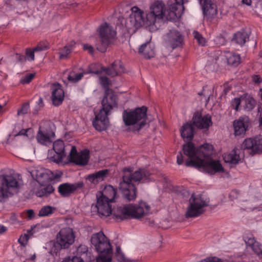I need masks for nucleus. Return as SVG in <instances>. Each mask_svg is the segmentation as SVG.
<instances>
[{
    "label": "nucleus",
    "mask_w": 262,
    "mask_h": 262,
    "mask_svg": "<svg viewBox=\"0 0 262 262\" xmlns=\"http://www.w3.org/2000/svg\"><path fill=\"white\" fill-rule=\"evenodd\" d=\"M111 202L108 200L97 196V204L95 207L98 214L101 217H107L113 214L115 219L124 220L128 218L139 219L141 218L150 210V206L146 202L141 201L138 205L128 204L123 207H118L112 209Z\"/></svg>",
    "instance_id": "1"
},
{
    "label": "nucleus",
    "mask_w": 262,
    "mask_h": 262,
    "mask_svg": "<svg viewBox=\"0 0 262 262\" xmlns=\"http://www.w3.org/2000/svg\"><path fill=\"white\" fill-rule=\"evenodd\" d=\"M123 172L124 174L119 183L118 189L124 199L128 201H134L137 194L136 184L148 179L150 173L144 168H140L133 172L131 168H124Z\"/></svg>",
    "instance_id": "2"
},
{
    "label": "nucleus",
    "mask_w": 262,
    "mask_h": 262,
    "mask_svg": "<svg viewBox=\"0 0 262 262\" xmlns=\"http://www.w3.org/2000/svg\"><path fill=\"white\" fill-rule=\"evenodd\" d=\"M102 108L98 113L95 114V118L93 125L96 130L102 131L105 130L109 124L107 116L111 114V110L117 107V95L112 89L105 91L103 98L101 101Z\"/></svg>",
    "instance_id": "3"
},
{
    "label": "nucleus",
    "mask_w": 262,
    "mask_h": 262,
    "mask_svg": "<svg viewBox=\"0 0 262 262\" xmlns=\"http://www.w3.org/2000/svg\"><path fill=\"white\" fill-rule=\"evenodd\" d=\"M91 243L99 253L96 258V262H111L113 249L110 240L102 232L93 234L91 237Z\"/></svg>",
    "instance_id": "4"
},
{
    "label": "nucleus",
    "mask_w": 262,
    "mask_h": 262,
    "mask_svg": "<svg viewBox=\"0 0 262 262\" xmlns=\"http://www.w3.org/2000/svg\"><path fill=\"white\" fill-rule=\"evenodd\" d=\"M147 108L143 106L134 110H124L122 114L123 122L126 126H133V132L139 131L146 124Z\"/></svg>",
    "instance_id": "5"
},
{
    "label": "nucleus",
    "mask_w": 262,
    "mask_h": 262,
    "mask_svg": "<svg viewBox=\"0 0 262 262\" xmlns=\"http://www.w3.org/2000/svg\"><path fill=\"white\" fill-rule=\"evenodd\" d=\"M19 189L20 184L13 174L0 175V202H6L9 198L17 193Z\"/></svg>",
    "instance_id": "6"
},
{
    "label": "nucleus",
    "mask_w": 262,
    "mask_h": 262,
    "mask_svg": "<svg viewBox=\"0 0 262 262\" xmlns=\"http://www.w3.org/2000/svg\"><path fill=\"white\" fill-rule=\"evenodd\" d=\"M98 31L99 39H97L95 43V47L98 51L104 53L111 44L116 32L113 30L112 27L106 23L100 25Z\"/></svg>",
    "instance_id": "7"
},
{
    "label": "nucleus",
    "mask_w": 262,
    "mask_h": 262,
    "mask_svg": "<svg viewBox=\"0 0 262 262\" xmlns=\"http://www.w3.org/2000/svg\"><path fill=\"white\" fill-rule=\"evenodd\" d=\"M75 241V235L70 228L62 229L57 235V242L54 243L51 251L57 253L62 249H68Z\"/></svg>",
    "instance_id": "8"
},
{
    "label": "nucleus",
    "mask_w": 262,
    "mask_h": 262,
    "mask_svg": "<svg viewBox=\"0 0 262 262\" xmlns=\"http://www.w3.org/2000/svg\"><path fill=\"white\" fill-rule=\"evenodd\" d=\"M185 165L187 167H192L196 168H203V171L208 174H213L215 172H222L224 168L220 161L211 160L205 162L203 159H199L198 161L193 160H187Z\"/></svg>",
    "instance_id": "9"
},
{
    "label": "nucleus",
    "mask_w": 262,
    "mask_h": 262,
    "mask_svg": "<svg viewBox=\"0 0 262 262\" xmlns=\"http://www.w3.org/2000/svg\"><path fill=\"white\" fill-rule=\"evenodd\" d=\"M55 134L48 122L42 123L36 136L37 141L40 144L48 146L53 142Z\"/></svg>",
    "instance_id": "10"
},
{
    "label": "nucleus",
    "mask_w": 262,
    "mask_h": 262,
    "mask_svg": "<svg viewBox=\"0 0 262 262\" xmlns=\"http://www.w3.org/2000/svg\"><path fill=\"white\" fill-rule=\"evenodd\" d=\"M189 202V205L185 213L186 218L199 216L204 212L203 208L206 206L204 201L195 197L194 194H192Z\"/></svg>",
    "instance_id": "11"
},
{
    "label": "nucleus",
    "mask_w": 262,
    "mask_h": 262,
    "mask_svg": "<svg viewBox=\"0 0 262 262\" xmlns=\"http://www.w3.org/2000/svg\"><path fill=\"white\" fill-rule=\"evenodd\" d=\"M202 6L204 18L211 21L214 19L217 14V8L216 4L211 0H199Z\"/></svg>",
    "instance_id": "12"
},
{
    "label": "nucleus",
    "mask_w": 262,
    "mask_h": 262,
    "mask_svg": "<svg viewBox=\"0 0 262 262\" xmlns=\"http://www.w3.org/2000/svg\"><path fill=\"white\" fill-rule=\"evenodd\" d=\"M243 149L251 150V154L255 155L262 152V138L255 137L247 138L242 144Z\"/></svg>",
    "instance_id": "13"
},
{
    "label": "nucleus",
    "mask_w": 262,
    "mask_h": 262,
    "mask_svg": "<svg viewBox=\"0 0 262 262\" xmlns=\"http://www.w3.org/2000/svg\"><path fill=\"white\" fill-rule=\"evenodd\" d=\"M192 122L193 126L200 129L208 130L212 125L211 116L206 115L203 116L199 112L194 114Z\"/></svg>",
    "instance_id": "14"
},
{
    "label": "nucleus",
    "mask_w": 262,
    "mask_h": 262,
    "mask_svg": "<svg viewBox=\"0 0 262 262\" xmlns=\"http://www.w3.org/2000/svg\"><path fill=\"white\" fill-rule=\"evenodd\" d=\"M165 41L172 49L183 47L184 39L182 35L177 30H170L167 34Z\"/></svg>",
    "instance_id": "15"
},
{
    "label": "nucleus",
    "mask_w": 262,
    "mask_h": 262,
    "mask_svg": "<svg viewBox=\"0 0 262 262\" xmlns=\"http://www.w3.org/2000/svg\"><path fill=\"white\" fill-rule=\"evenodd\" d=\"M235 136H244L250 125V120L248 117L243 116L233 122Z\"/></svg>",
    "instance_id": "16"
},
{
    "label": "nucleus",
    "mask_w": 262,
    "mask_h": 262,
    "mask_svg": "<svg viewBox=\"0 0 262 262\" xmlns=\"http://www.w3.org/2000/svg\"><path fill=\"white\" fill-rule=\"evenodd\" d=\"M130 15V21L136 29H138L145 25L144 15L138 7H134Z\"/></svg>",
    "instance_id": "17"
},
{
    "label": "nucleus",
    "mask_w": 262,
    "mask_h": 262,
    "mask_svg": "<svg viewBox=\"0 0 262 262\" xmlns=\"http://www.w3.org/2000/svg\"><path fill=\"white\" fill-rule=\"evenodd\" d=\"M83 186L82 182H79L75 184L63 183L60 185L58 190L60 194L63 197H68L74 193L77 189L81 188Z\"/></svg>",
    "instance_id": "18"
},
{
    "label": "nucleus",
    "mask_w": 262,
    "mask_h": 262,
    "mask_svg": "<svg viewBox=\"0 0 262 262\" xmlns=\"http://www.w3.org/2000/svg\"><path fill=\"white\" fill-rule=\"evenodd\" d=\"M52 96L51 100L54 106L60 105L64 99V93L61 86L58 83H54L51 86Z\"/></svg>",
    "instance_id": "19"
},
{
    "label": "nucleus",
    "mask_w": 262,
    "mask_h": 262,
    "mask_svg": "<svg viewBox=\"0 0 262 262\" xmlns=\"http://www.w3.org/2000/svg\"><path fill=\"white\" fill-rule=\"evenodd\" d=\"M105 73L112 77H114L124 72V68L120 60H115L107 68L102 69Z\"/></svg>",
    "instance_id": "20"
},
{
    "label": "nucleus",
    "mask_w": 262,
    "mask_h": 262,
    "mask_svg": "<svg viewBox=\"0 0 262 262\" xmlns=\"http://www.w3.org/2000/svg\"><path fill=\"white\" fill-rule=\"evenodd\" d=\"M244 239L247 246L250 247L257 255L262 257V245L256 242L252 235L245 236Z\"/></svg>",
    "instance_id": "21"
},
{
    "label": "nucleus",
    "mask_w": 262,
    "mask_h": 262,
    "mask_svg": "<svg viewBox=\"0 0 262 262\" xmlns=\"http://www.w3.org/2000/svg\"><path fill=\"white\" fill-rule=\"evenodd\" d=\"M109 170L108 169H103L94 173L89 174L86 180L89 181L91 183L97 184L100 182L103 181L108 177Z\"/></svg>",
    "instance_id": "22"
},
{
    "label": "nucleus",
    "mask_w": 262,
    "mask_h": 262,
    "mask_svg": "<svg viewBox=\"0 0 262 262\" xmlns=\"http://www.w3.org/2000/svg\"><path fill=\"white\" fill-rule=\"evenodd\" d=\"M117 194V190L112 185L106 186L101 192L97 195V197L114 202Z\"/></svg>",
    "instance_id": "23"
},
{
    "label": "nucleus",
    "mask_w": 262,
    "mask_h": 262,
    "mask_svg": "<svg viewBox=\"0 0 262 262\" xmlns=\"http://www.w3.org/2000/svg\"><path fill=\"white\" fill-rule=\"evenodd\" d=\"M36 177V181L41 185H45L53 180L52 172L45 169L37 170Z\"/></svg>",
    "instance_id": "24"
},
{
    "label": "nucleus",
    "mask_w": 262,
    "mask_h": 262,
    "mask_svg": "<svg viewBox=\"0 0 262 262\" xmlns=\"http://www.w3.org/2000/svg\"><path fill=\"white\" fill-rule=\"evenodd\" d=\"M213 146L209 143H205L196 149V159H203L209 158L212 154Z\"/></svg>",
    "instance_id": "25"
},
{
    "label": "nucleus",
    "mask_w": 262,
    "mask_h": 262,
    "mask_svg": "<svg viewBox=\"0 0 262 262\" xmlns=\"http://www.w3.org/2000/svg\"><path fill=\"white\" fill-rule=\"evenodd\" d=\"M194 133L192 123L184 124L181 129V136L185 141H191L193 138Z\"/></svg>",
    "instance_id": "26"
},
{
    "label": "nucleus",
    "mask_w": 262,
    "mask_h": 262,
    "mask_svg": "<svg viewBox=\"0 0 262 262\" xmlns=\"http://www.w3.org/2000/svg\"><path fill=\"white\" fill-rule=\"evenodd\" d=\"M89 154V150H83L70 161L78 165L85 166L88 163L90 158Z\"/></svg>",
    "instance_id": "27"
},
{
    "label": "nucleus",
    "mask_w": 262,
    "mask_h": 262,
    "mask_svg": "<svg viewBox=\"0 0 262 262\" xmlns=\"http://www.w3.org/2000/svg\"><path fill=\"white\" fill-rule=\"evenodd\" d=\"M188 143L184 144L183 146V151L185 155L190 158L189 160H193L198 161L199 159H196V149L191 141H187Z\"/></svg>",
    "instance_id": "28"
},
{
    "label": "nucleus",
    "mask_w": 262,
    "mask_h": 262,
    "mask_svg": "<svg viewBox=\"0 0 262 262\" xmlns=\"http://www.w3.org/2000/svg\"><path fill=\"white\" fill-rule=\"evenodd\" d=\"M164 4L159 1L155 2L150 6V11L156 14V16L158 17V19H161L163 18L164 14Z\"/></svg>",
    "instance_id": "29"
},
{
    "label": "nucleus",
    "mask_w": 262,
    "mask_h": 262,
    "mask_svg": "<svg viewBox=\"0 0 262 262\" xmlns=\"http://www.w3.org/2000/svg\"><path fill=\"white\" fill-rule=\"evenodd\" d=\"M250 32L242 30L234 34L233 39L241 46L244 45L249 40Z\"/></svg>",
    "instance_id": "30"
},
{
    "label": "nucleus",
    "mask_w": 262,
    "mask_h": 262,
    "mask_svg": "<svg viewBox=\"0 0 262 262\" xmlns=\"http://www.w3.org/2000/svg\"><path fill=\"white\" fill-rule=\"evenodd\" d=\"M139 52L143 54L145 58L149 59L155 56L154 50L151 47L150 42H146L142 45L139 49Z\"/></svg>",
    "instance_id": "31"
},
{
    "label": "nucleus",
    "mask_w": 262,
    "mask_h": 262,
    "mask_svg": "<svg viewBox=\"0 0 262 262\" xmlns=\"http://www.w3.org/2000/svg\"><path fill=\"white\" fill-rule=\"evenodd\" d=\"M227 62L229 66L236 67L241 62V55L234 53H228L226 56Z\"/></svg>",
    "instance_id": "32"
},
{
    "label": "nucleus",
    "mask_w": 262,
    "mask_h": 262,
    "mask_svg": "<svg viewBox=\"0 0 262 262\" xmlns=\"http://www.w3.org/2000/svg\"><path fill=\"white\" fill-rule=\"evenodd\" d=\"M55 189L51 185H48L46 187L40 188L36 192L37 196L39 198L48 197L53 193Z\"/></svg>",
    "instance_id": "33"
},
{
    "label": "nucleus",
    "mask_w": 262,
    "mask_h": 262,
    "mask_svg": "<svg viewBox=\"0 0 262 262\" xmlns=\"http://www.w3.org/2000/svg\"><path fill=\"white\" fill-rule=\"evenodd\" d=\"M225 162L232 164L238 163L240 158L239 155L237 154L235 150H233L230 153L225 154L224 157Z\"/></svg>",
    "instance_id": "34"
},
{
    "label": "nucleus",
    "mask_w": 262,
    "mask_h": 262,
    "mask_svg": "<svg viewBox=\"0 0 262 262\" xmlns=\"http://www.w3.org/2000/svg\"><path fill=\"white\" fill-rule=\"evenodd\" d=\"M53 148L56 154L66 155L64 152V144L62 140H58L54 142Z\"/></svg>",
    "instance_id": "35"
},
{
    "label": "nucleus",
    "mask_w": 262,
    "mask_h": 262,
    "mask_svg": "<svg viewBox=\"0 0 262 262\" xmlns=\"http://www.w3.org/2000/svg\"><path fill=\"white\" fill-rule=\"evenodd\" d=\"M187 2L188 0H175V4L171 6L172 11L171 12V13L173 14L174 16H177L176 11L179 9L181 10H183V4Z\"/></svg>",
    "instance_id": "36"
},
{
    "label": "nucleus",
    "mask_w": 262,
    "mask_h": 262,
    "mask_svg": "<svg viewBox=\"0 0 262 262\" xmlns=\"http://www.w3.org/2000/svg\"><path fill=\"white\" fill-rule=\"evenodd\" d=\"M158 19V17L156 16L155 13L150 11L149 13L146 14V18H145V25L146 26H150L154 25L156 20Z\"/></svg>",
    "instance_id": "37"
},
{
    "label": "nucleus",
    "mask_w": 262,
    "mask_h": 262,
    "mask_svg": "<svg viewBox=\"0 0 262 262\" xmlns=\"http://www.w3.org/2000/svg\"><path fill=\"white\" fill-rule=\"evenodd\" d=\"M256 102L255 100L250 97L245 100V109L247 111H250L253 109L255 106Z\"/></svg>",
    "instance_id": "38"
},
{
    "label": "nucleus",
    "mask_w": 262,
    "mask_h": 262,
    "mask_svg": "<svg viewBox=\"0 0 262 262\" xmlns=\"http://www.w3.org/2000/svg\"><path fill=\"white\" fill-rule=\"evenodd\" d=\"M54 208L50 206L43 207L39 211V216H47L53 213Z\"/></svg>",
    "instance_id": "39"
},
{
    "label": "nucleus",
    "mask_w": 262,
    "mask_h": 262,
    "mask_svg": "<svg viewBox=\"0 0 262 262\" xmlns=\"http://www.w3.org/2000/svg\"><path fill=\"white\" fill-rule=\"evenodd\" d=\"M83 76V74L75 73L74 72H71L68 77V79L69 81L75 83L80 80Z\"/></svg>",
    "instance_id": "40"
},
{
    "label": "nucleus",
    "mask_w": 262,
    "mask_h": 262,
    "mask_svg": "<svg viewBox=\"0 0 262 262\" xmlns=\"http://www.w3.org/2000/svg\"><path fill=\"white\" fill-rule=\"evenodd\" d=\"M194 38L197 40L199 44L202 46L205 45L206 40L198 31H194L193 32Z\"/></svg>",
    "instance_id": "41"
},
{
    "label": "nucleus",
    "mask_w": 262,
    "mask_h": 262,
    "mask_svg": "<svg viewBox=\"0 0 262 262\" xmlns=\"http://www.w3.org/2000/svg\"><path fill=\"white\" fill-rule=\"evenodd\" d=\"M66 155H61L60 154H56L50 157H48V160L51 162H55L56 163H59L61 162L62 159L65 157Z\"/></svg>",
    "instance_id": "42"
},
{
    "label": "nucleus",
    "mask_w": 262,
    "mask_h": 262,
    "mask_svg": "<svg viewBox=\"0 0 262 262\" xmlns=\"http://www.w3.org/2000/svg\"><path fill=\"white\" fill-rule=\"evenodd\" d=\"M71 52V49L70 47L65 46L62 48L59 52V58L60 59H66L68 57V55Z\"/></svg>",
    "instance_id": "43"
},
{
    "label": "nucleus",
    "mask_w": 262,
    "mask_h": 262,
    "mask_svg": "<svg viewBox=\"0 0 262 262\" xmlns=\"http://www.w3.org/2000/svg\"><path fill=\"white\" fill-rule=\"evenodd\" d=\"M29 107V102L24 103L22 105L21 108L17 110V116L24 115L28 113Z\"/></svg>",
    "instance_id": "44"
},
{
    "label": "nucleus",
    "mask_w": 262,
    "mask_h": 262,
    "mask_svg": "<svg viewBox=\"0 0 262 262\" xmlns=\"http://www.w3.org/2000/svg\"><path fill=\"white\" fill-rule=\"evenodd\" d=\"M100 84L106 90L110 89L109 86L111 84V81L106 76H100Z\"/></svg>",
    "instance_id": "45"
},
{
    "label": "nucleus",
    "mask_w": 262,
    "mask_h": 262,
    "mask_svg": "<svg viewBox=\"0 0 262 262\" xmlns=\"http://www.w3.org/2000/svg\"><path fill=\"white\" fill-rule=\"evenodd\" d=\"M34 49V51H41L48 49V46L47 42L40 41L37 45V46Z\"/></svg>",
    "instance_id": "46"
},
{
    "label": "nucleus",
    "mask_w": 262,
    "mask_h": 262,
    "mask_svg": "<svg viewBox=\"0 0 262 262\" xmlns=\"http://www.w3.org/2000/svg\"><path fill=\"white\" fill-rule=\"evenodd\" d=\"M28 133L30 134H32L33 130L31 128H28L27 129H22L19 132L17 133L14 135L15 136H21V135H25L26 136H29Z\"/></svg>",
    "instance_id": "47"
},
{
    "label": "nucleus",
    "mask_w": 262,
    "mask_h": 262,
    "mask_svg": "<svg viewBox=\"0 0 262 262\" xmlns=\"http://www.w3.org/2000/svg\"><path fill=\"white\" fill-rule=\"evenodd\" d=\"M34 49L32 50H31L29 49H27L26 50V58L28 59V60L33 61L34 60Z\"/></svg>",
    "instance_id": "48"
},
{
    "label": "nucleus",
    "mask_w": 262,
    "mask_h": 262,
    "mask_svg": "<svg viewBox=\"0 0 262 262\" xmlns=\"http://www.w3.org/2000/svg\"><path fill=\"white\" fill-rule=\"evenodd\" d=\"M34 77V74H28L26 75V76L21 80V83H22L23 84L29 83L31 81Z\"/></svg>",
    "instance_id": "49"
},
{
    "label": "nucleus",
    "mask_w": 262,
    "mask_h": 262,
    "mask_svg": "<svg viewBox=\"0 0 262 262\" xmlns=\"http://www.w3.org/2000/svg\"><path fill=\"white\" fill-rule=\"evenodd\" d=\"M198 262H223L222 260L216 257H209Z\"/></svg>",
    "instance_id": "50"
},
{
    "label": "nucleus",
    "mask_w": 262,
    "mask_h": 262,
    "mask_svg": "<svg viewBox=\"0 0 262 262\" xmlns=\"http://www.w3.org/2000/svg\"><path fill=\"white\" fill-rule=\"evenodd\" d=\"M116 257L119 262H132L130 260L126 258L122 252L117 254Z\"/></svg>",
    "instance_id": "51"
},
{
    "label": "nucleus",
    "mask_w": 262,
    "mask_h": 262,
    "mask_svg": "<svg viewBox=\"0 0 262 262\" xmlns=\"http://www.w3.org/2000/svg\"><path fill=\"white\" fill-rule=\"evenodd\" d=\"M29 236L28 234H25L24 235H22L20 236L19 238L18 239V242L20 243V244L23 246H25L27 242H28L29 239Z\"/></svg>",
    "instance_id": "52"
},
{
    "label": "nucleus",
    "mask_w": 262,
    "mask_h": 262,
    "mask_svg": "<svg viewBox=\"0 0 262 262\" xmlns=\"http://www.w3.org/2000/svg\"><path fill=\"white\" fill-rule=\"evenodd\" d=\"M241 104V99L238 98H235L231 101V105L233 108L236 111H238V106Z\"/></svg>",
    "instance_id": "53"
},
{
    "label": "nucleus",
    "mask_w": 262,
    "mask_h": 262,
    "mask_svg": "<svg viewBox=\"0 0 262 262\" xmlns=\"http://www.w3.org/2000/svg\"><path fill=\"white\" fill-rule=\"evenodd\" d=\"M79 153L77 152L75 146H72L69 155L70 160L73 159Z\"/></svg>",
    "instance_id": "54"
},
{
    "label": "nucleus",
    "mask_w": 262,
    "mask_h": 262,
    "mask_svg": "<svg viewBox=\"0 0 262 262\" xmlns=\"http://www.w3.org/2000/svg\"><path fill=\"white\" fill-rule=\"evenodd\" d=\"M83 49L84 50H87L91 54L94 53V48L92 46L89 45V44H84L83 46Z\"/></svg>",
    "instance_id": "55"
},
{
    "label": "nucleus",
    "mask_w": 262,
    "mask_h": 262,
    "mask_svg": "<svg viewBox=\"0 0 262 262\" xmlns=\"http://www.w3.org/2000/svg\"><path fill=\"white\" fill-rule=\"evenodd\" d=\"M15 56L17 61L18 62H23L26 60V56L23 55L16 53L15 54Z\"/></svg>",
    "instance_id": "56"
},
{
    "label": "nucleus",
    "mask_w": 262,
    "mask_h": 262,
    "mask_svg": "<svg viewBox=\"0 0 262 262\" xmlns=\"http://www.w3.org/2000/svg\"><path fill=\"white\" fill-rule=\"evenodd\" d=\"M183 156L181 152H180L177 156V162L179 165H181L183 163Z\"/></svg>",
    "instance_id": "57"
},
{
    "label": "nucleus",
    "mask_w": 262,
    "mask_h": 262,
    "mask_svg": "<svg viewBox=\"0 0 262 262\" xmlns=\"http://www.w3.org/2000/svg\"><path fill=\"white\" fill-rule=\"evenodd\" d=\"M71 258L73 262H84L82 258H81L80 257H78L76 256H73Z\"/></svg>",
    "instance_id": "58"
},
{
    "label": "nucleus",
    "mask_w": 262,
    "mask_h": 262,
    "mask_svg": "<svg viewBox=\"0 0 262 262\" xmlns=\"http://www.w3.org/2000/svg\"><path fill=\"white\" fill-rule=\"evenodd\" d=\"M253 80L257 83H259L262 81L261 79L258 75H256L253 77Z\"/></svg>",
    "instance_id": "59"
},
{
    "label": "nucleus",
    "mask_w": 262,
    "mask_h": 262,
    "mask_svg": "<svg viewBox=\"0 0 262 262\" xmlns=\"http://www.w3.org/2000/svg\"><path fill=\"white\" fill-rule=\"evenodd\" d=\"M28 216L29 219H32L34 215V211L33 210L30 209L27 211Z\"/></svg>",
    "instance_id": "60"
},
{
    "label": "nucleus",
    "mask_w": 262,
    "mask_h": 262,
    "mask_svg": "<svg viewBox=\"0 0 262 262\" xmlns=\"http://www.w3.org/2000/svg\"><path fill=\"white\" fill-rule=\"evenodd\" d=\"M38 105L39 107V109H40V108H42L44 105L43 102V99L41 97L39 99V100L38 102Z\"/></svg>",
    "instance_id": "61"
},
{
    "label": "nucleus",
    "mask_w": 262,
    "mask_h": 262,
    "mask_svg": "<svg viewBox=\"0 0 262 262\" xmlns=\"http://www.w3.org/2000/svg\"><path fill=\"white\" fill-rule=\"evenodd\" d=\"M242 3L248 6H250L251 4V0H242Z\"/></svg>",
    "instance_id": "62"
},
{
    "label": "nucleus",
    "mask_w": 262,
    "mask_h": 262,
    "mask_svg": "<svg viewBox=\"0 0 262 262\" xmlns=\"http://www.w3.org/2000/svg\"><path fill=\"white\" fill-rule=\"evenodd\" d=\"M7 230L6 227L3 225H0V234L4 233Z\"/></svg>",
    "instance_id": "63"
},
{
    "label": "nucleus",
    "mask_w": 262,
    "mask_h": 262,
    "mask_svg": "<svg viewBox=\"0 0 262 262\" xmlns=\"http://www.w3.org/2000/svg\"><path fill=\"white\" fill-rule=\"evenodd\" d=\"M61 262H73V261L72 260V258L70 256H68L64 258Z\"/></svg>",
    "instance_id": "64"
}]
</instances>
